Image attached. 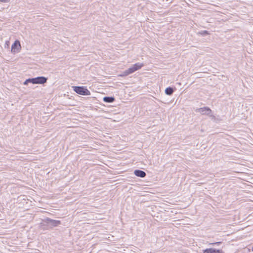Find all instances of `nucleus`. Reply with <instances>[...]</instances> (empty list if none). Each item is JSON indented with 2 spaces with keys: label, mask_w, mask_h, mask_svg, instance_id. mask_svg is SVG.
<instances>
[{
  "label": "nucleus",
  "mask_w": 253,
  "mask_h": 253,
  "mask_svg": "<svg viewBox=\"0 0 253 253\" xmlns=\"http://www.w3.org/2000/svg\"><path fill=\"white\" fill-rule=\"evenodd\" d=\"M73 90L82 95H89L90 91L85 86H72Z\"/></svg>",
  "instance_id": "obj_1"
},
{
  "label": "nucleus",
  "mask_w": 253,
  "mask_h": 253,
  "mask_svg": "<svg viewBox=\"0 0 253 253\" xmlns=\"http://www.w3.org/2000/svg\"><path fill=\"white\" fill-rule=\"evenodd\" d=\"M197 111L202 115H207L212 116V111L209 107H203L197 109Z\"/></svg>",
  "instance_id": "obj_2"
},
{
  "label": "nucleus",
  "mask_w": 253,
  "mask_h": 253,
  "mask_svg": "<svg viewBox=\"0 0 253 253\" xmlns=\"http://www.w3.org/2000/svg\"><path fill=\"white\" fill-rule=\"evenodd\" d=\"M45 222L51 227L58 226L61 223L59 220H53L49 218L45 219Z\"/></svg>",
  "instance_id": "obj_3"
},
{
  "label": "nucleus",
  "mask_w": 253,
  "mask_h": 253,
  "mask_svg": "<svg viewBox=\"0 0 253 253\" xmlns=\"http://www.w3.org/2000/svg\"><path fill=\"white\" fill-rule=\"evenodd\" d=\"M144 64L141 63H137L128 68L129 71L130 72L131 74L134 72L140 69L143 67Z\"/></svg>",
  "instance_id": "obj_4"
},
{
  "label": "nucleus",
  "mask_w": 253,
  "mask_h": 253,
  "mask_svg": "<svg viewBox=\"0 0 253 253\" xmlns=\"http://www.w3.org/2000/svg\"><path fill=\"white\" fill-rule=\"evenodd\" d=\"M35 78L36 84H43L46 83L47 79L44 77H38Z\"/></svg>",
  "instance_id": "obj_5"
},
{
  "label": "nucleus",
  "mask_w": 253,
  "mask_h": 253,
  "mask_svg": "<svg viewBox=\"0 0 253 253\" xmlns=\"http://www.w3.org/2000/svg\"><path fill=\"white\" fill-rule=\"evenodd\" d=\"M21 48V45L19 41H15L14 43L11 46V50L12 51L15 52H16V49L19 50Z\"/></svg>",
  "instance_id": "obj_6"
},
{
  "label": "nucleus",
  "mask_w": 253,
  "mask_h": 253,
  "mask_svg": "<svg viewBox=\"0 0 253 253\" xmlns=\"http://www.w3.org/2000/svg\"><path fill=\"white\" fill-rule=\"evenodd\" d=\"M203 253H222L221 250L210 248L203 250Z\"/></svg>",
  "instance_id": "obj_7"
},
{
  "label": "nucleus",
  "mask_w": 253,
  "mask_h": 253,
  "mask_svg": "<svg viewBox=\"0 0 253 253\" xmlns=\"http://www.w3.org/2000/svg\"><path fill=\"white\" fill-rule=\"evenodd\" d=\"M134 173L136 176L141 178L144 177L146 175L145 172L139 169L135 170Z\"/></svg>",
  "instance_id": "obj_8"
},
{
  "label": "nucleus",
  "mask_w": 253,
  "mask_h": 253,
  "mask_svg": "<svg viewBox=\"0 0 253 253\" xmlns=\"http://www.w3.org/2000/svg\"><path fill=\"white\" fill-rule=\"evenodd\" d=\"M174 91L173 89L171 87H169L166 88L165 89V93L166 94L170 95H171Z\"/></svg>",
  "instance_id": "obj_9"
},
{
  "label": "nucleus",
  "mask_w": 253,
  "mask_h": 253,
  "mask_svg": "<svg viewBox=\"0 0 253 253\" xmlns=\"http://www.w3.org/2000/svg\"><path fill=\"white\" fill-rule=\"evenodd\" d=\"M115 99L113 97H104L103 101L107 103H112L114 101Z\"/></svg>",
  "instance_id": "obj_10"
},
{
  "label": "nucleus",
  "mask_w": 253,
  "mask_h": 253,
  "mask_svg": "<svg viewBox=\"0 0 253 253\" xmlns=\"http://www.w3.org/2000/svg\"><path fill=\"white\" fill-rule=\"evenodd\" d=\"M32 83L33 84H35V78H29L27 79L23 83L24 84L27 85L28 83Z\"/></svg>",
  "instance_id": "obj_11"
},
{
  "label": "nucleus",
  "mask_w": 253,
  "mask_h": 253,
  "mask_svg": "<svg viewBox=\"0 0 253 253\" xmlns=\"http://www.w3.org/2000/svg\"><path fill=\"white\" fill-rule=\"evenodd\" d=\"M131 74L130 72L129 71V69L126 70L122 74L119 75V77H125L128 76V75Z\"/></svg>",
  "instance_id": "obj_12"
},
{
  "label": "nucleus",
  "mask_w": 253,
  "mask_h": 253,
  "mask_svg": "<svg viewBox=\"0 0 253 253\" xmlns=\"http://www.w3.org/2000/svg\"><path fill=\"white\" fill-rule=\"evenodd\" d=\"M209 33H208V32L207 31H204L201 32V34L203 35H207Z\"/></svg>",
  "instance_id": "obj_13"
},
{
  "label": "nucleus",
  "mask_w": 253,
  "mask_h": 253,
  "mask_svg": "<svg viewBox=\"0 0 253 253\" xmlns=\"http://www.w3.org/2000/svg\"><path fill=\"white\" fill-rule=\"evenodd\" d=\"M10 1V0H0V1L2 2H8Z\"/></svg>",
  "instance_id": "obj_14"
},
{
  "label": "nucleus",
  "mask_w": 253,
  "mask_h": 253,
  "mask_svg": "<svg viewBox=\"0 0 253 253\" xmlns=\"http://www.w3.org/2000/svg\"><path fill=\"white\" fill-rule=\"evenodd\" d=\"M220 243V242H216V243H212V244H219Z\"/></svg>",
  "instance_id": "obj_15"
},
{
  "label": "nucleus",
  "mask_w": 253,
  "mask_h": 253,
  "mask_svg": "<svg viewBox=\"0 0 253 253\" xmlns=\"http://www.w3.org/2000/svg\"><path fill=\"white\" fill-rule=\"evenodd\" d=\"M252 250H253V249H252Z\"/></svg>",
  "instance_id": "obj_16"
}]
</instances>
